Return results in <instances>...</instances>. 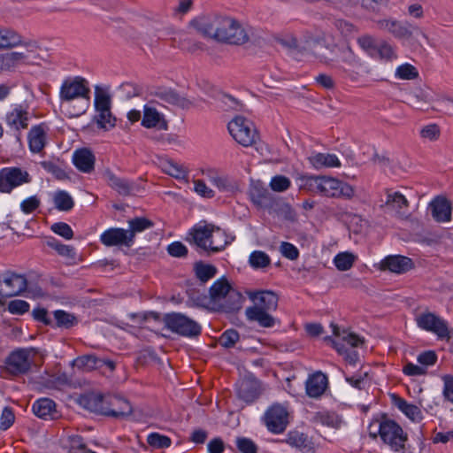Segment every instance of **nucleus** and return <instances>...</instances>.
<instances>
[{"label": "nucleus", "mask_w": 453, "mask_h": 453, "mask_svg": "<svg viewBox=\"0 0 453 453\" xmlns=\"http://www.w3.org/2000/svg\"><path fill=\"white\" fill-rule=\"evenodd\" d=\"M78 403L89 411L116 418L128 417L133 412L129 402L126 399L118 396H104L95 392L81 395Z\"/></svg>", "instance_id": "nucleus-1"}, {"label": "nucleus", "mask_w": 453, "mask_h": 453, "mask_svg": "<svg viewBox=\"0 0 453 453\" xmlns=\"http://www.w3.org/2000/svg\"><path fill=\"white\" fill-rule=\"evenodd\" d=\"M248 195L256 207L266 210L269 214L282 215L287 219L292 218L291 206L271 193L261 180H251Z\"/></svg>", "instance_id": "nucleus-2"}, {"label": "nucleus", "mask_w": 453, "mask_h": 453, "mask_svg": "<svg viewBox=\"0 0 453 453\" xmlns=\"http://www.w3.org/2000/svg\"><path fill=\"white\" fill-rule=\"evenodd\" d=\"M378 429L372 432L374 422L368 426L369 435L372 439L380 437L381 441L388 445L395 452L405 451V442L408 441V434L403 427L394 419L389 418L386 413H381L377 418Z\"/></svg>", "instance_id": "nucleus-3"}, {"label": "nucleus", "mask_w": 453, "mask_h": 453, "mask_svg": "<svg viewBox=\"0 0 453 453\" xmlns=\"http://www.w3.org/2000/svg\"><path fill=\"white\" fill-rule=\"evenodd\" d=\"M219 231L220 228L213 224L200 222L190 229L186 240L196 246L200 255L209 257L223 250L227 244L226 241L214 242L213 234Z\"/></svg>", "instance_id": "nucleus-4"}, {"label": "nucleus", "mask_w": 453, "mask_h": 453, "mask_svg": "<svg viewBox=\"0 0 453 453\" xmlns=\"http://www.w3.org/2000/svg\"><path fill=\"white\" fill-rule=\"evenodd\" d=\"M39 353L35 348L17 349L4 360V372L12 376H19L30 372L34 357Z\"/></svg>", "instance_id": "nucleus-5"}, {"label": "nucleus", "mask_w": 453, "mask_h": 453, "mask_svg": "<svg viewBox=\"0 0 453 453\" xmlns=\"http://www.w3.org/2000/svg\"><path fill=\"white\" fill-rule=\"evenodd\" d=\"M163 322L167 329L181 336L196 337L202 332V327L197 322L181 313H166Z\"/></svg>", "instance_id": "nucleus-6"}, {"label": "nucleus", "mask_w": 453, "mask_h": 453, "mask_svg": "<svg viewBox=\"0 0 453 453\" xmlns=\"http://www.w3.org/2000/svg\"><path fill=\"white\" fill-rule=\"evenodd\" d=\"M226 18V16L224 15L211 14L193 19L190 24L204 37L219 42L223 35V28L228 26Z\"/></svg>", "instance_id": "nucleus-7"}, {"label": "nucleus", "mask_w": 453, "mask_h": 453, "mask_svg": "<svg viewBox=\"0 0 453 453\" xmlns=\"http://www.w3.org/2000/svg\"><path fill=\"white\" fill-rule=\"evenodd\" d=\"M252 122L242 116H236L228 123V131L233 138L244 147L251 146L258 139V134L252 128Z\"/></svg>", "instance_id": "nucleus-8"}, {"label": "nucleus", "mask_w": 453, "mask_h": 453, "mask_svg": "<svg viewBox=\"0 0 453 453\" xmlns=\"http://www.w3.org/2000/svg\"><path fill=\"white\" fill-rule=\"evenodd\" d=\"M90 88L86 79L77 76L63 81L59 97L62 102H70L79 97L89 100Z\"/></svg>", "instance_id": "nucleus-9"}, {"label": "nucleus", "mask_w": 453, "mask_h": 453, "mask_svg": "<svg viewBox=\"0 0 453 453\" xmlns=\"http://www.w3.org/2000/svg\"><path fill=\"white\" fill-rule=\"evenodd\" d=\"M27 288V280L22 274L7 271L0 279V298H10L19 296Z\"/></svg>", "instance_id": "nucleus-10"}, {"label": "nucleus", "mask_w": 453, "mask_h": 453, "mask_svg": "<svg viewBox=\"0 0 453 453\" xmlns=\"http://www.w3.org/2000/svg\"><path fill=\"white\" fill-rule=\"evenodd\" d=\"M264 422L271 433H283L288 425V411L287 408L280 403H273L265 411Z\"/></svg>", "instance_id": "nucleus-11"}, {"label": "nucleus", "mask_w": 453, "mask_h": 453, "mask_svg": "<svg viewBox=\"0 0 453 453\" xmlns=\"http://www.w3.org/2000/svg\"><path fill=\"white\" fill-rule=\"evenodd\" d=\"M30 176L19 167H7L0 171V191L10 193L14 188L28 183Z\"/></svg>", "instance_id": "nucleus-12"}, {"label": "nucleus", "mask_w": 453, "mask_h": 453, "mask_svg": "<svg viewBox=\"0 0 453 453\" xmlns=\"http://www.w3.org/2000/svg\"><path fill=\"white\" fill-rule=\"evenodd\" d=\"M417 324L420 328L435 334L439 339L450 338L447 322L434 313L426 312L419 315Z\"/></svg>", "instance_id": "nucleus-13"}, {"label": "nucleus", "mask_w": 453, "mask_h": 453, "mask_svg": "<svg viewBox=\"0 0 453 453\" xmlns=\"http://www.w3.org/2000/svg\"><path fill=\"white\" fill-rule=\"evenodd\" d=\"M226 22L228 26L223 28L219 42L242 45L249 41L248 34L237 20L226 16Z\"/></svg>", "instance_id": "nucleus-14"}, {"label": "nucleus", "mask_w": 453, "mask_h": 453, "mask_svg": "<svg viewBox=\"0 0 453 453\" xmlns=\"http://www.w3.org/2000/svg\"><path fill=\"white\" fill-rule=\"evenodd\" d=\"M154 95L160 100L180 108L181 110H189L196 106V104L192 100L180 95L177 90L172 88L159 87L157 88Z\"/></svg>", "instance_id": "nucleus-15"}, {"label": "nucleus", "mask_w": 453, "mask_h": 453, "mask_svg": "<svg viewBox=\"0 0 453 453\" xmlns=\"http://www.w3.org/2000/svg\"><path fill=\"white\" fill-rule=\"evenodd\" d=\"M414 267L411 258L402 255H389L380 263L381 271H389L391 273L403 274Z\"/></svg>", "instance_id": "nucleus-16"}, {"label": "nucleus", "mask_w": 453, "mask_h": 453, "mask_svg": "<svg viewBox=\"0 0 453 453\" xmlns=\"http://www.w3.org/2000/svg\"><path fill=\"white\" fill-rule=\"evenodd\" d=\"M260 394V382L254 377L244 378L238 386V397L247 403L255 402L259 397Z\"/></svg>", "instance_id": "nucleus-17"}, {"label": "nucleus", "mask_w": 453, "mask_h": 453, "mask_svg": "<svg viewBox=\"0 0 453 453\" xmlns=\"http://www.w3.org/2000/svg\"><path fill=\"white\" fill-rule=\"evenodd\" d=\"M18 45H24L27 52H35L39 49L35 41L23 42L21 35L13 30H0V48H13Z\"/></svg>", "instance_id": "nucleus-18"}, {"label": "nucleus", "mask_w": 453, "mask_h": 453, "mask_svg": "<svg viewBox=\"0 0 453 453\" xmlns=\"http://www.w3.org/2000/svg\"><path fill=\"white\" fill-rule=\"evenodd\" d=\"M342 65H339L338 68L350 80H357L359 76L358 69L362 64L350 47L342 50Z\"/></svg>", "instance_id": "nucleus-19"}, {"label": "nucleus", "mask_w": 453, "mask_h": 453, "mask_svg": "<svg viewBox=\"0 0 453 453\" xmlns=\"http://www.w3.org/2000/svg\"><path fill=\"white\" fill-rule=\"evenodd\" d=\"M101 242L107 246H133L132 242L128 240V233L126 229L112 227L104 231L100 236Z\"/></svg>", "instance_id": "nucleus-20"}, {"label": "nucleus", "mask_w": 453, "mask_h": 453, "mask_svg": "<svg viewBox=\"0 0 453 453\" xmlns=\"http://www.w3.org/2000/svg\"><path fill=\"white\" fill-rule=\"evenodd\" d=\"M432 216L436 222H449L451 219V203L443 196H436L430 203Z\"/></svg>", "instance_id": "nucleus-21"}, {"label": "nucleus", "mask_w": 453, "mask_h": 453, "mask_svg": "<svg viewBox=\"0 0 453 453\" xmlns=\"http://www.w3.org/2000/svg\"><path fill=\"white\" fill-rule=\"evenodd\" d=\"M249 297L255 303L253 307H260L265 311H275L278 306V296L271 290H259L249 293Z\"/></svg>", "instance_id": "nucleus-22"}, {"label": "nucleus", "mask_w": 453, "mask_h": 453, "mask_svg": "<svg viewBox=\"0 0 453 453\" xmlns=\"http://www.w3.org/2000/svg\"><path fill=\"white\" fill-rule=\"evenodd\" d=\"M142 126L146 128H157L158 130L168 129V122L164 115L156 108L149 105H145L143 108Z\"/></svg>", "instance_id": "nucleus-23"}, {"label": "nucleus", "mask_w": 453, "mask_h": 453, "mask_svg": "<svg viewBox=\"0 0 453 453\" xmlns=\"http://www.w3.org/2000/svg\"><path fill=\"white\" fill-rule=\"evenodd\" d=\"M96 157L88 148L78 149L73 156V163L82 173H90L95 169Z\"/></svg>", "instance_id": "nucleus-24"}, {"label": "nucleus", "mask_w": 453, "mask_h": 453, "mask_svg": "<svg viewBox=\"0 0 453 453\" xmlns=\"http://www.w3.org/2000/svg\"><path fill=\"white\" fill-rule=\"evenodd\" d=\"M328 380L322 372H316L309 376L305 382L306 393L310 397H319L326 391Z\"/></svg>", "instance_id": "nucleus-25"}, {"label": "nucleus", "mask_w": 453, "mask_h": 453, "mask_svg": "<svg viewBox=\"0 0 453 453\" xmlns=\"http://www.w3.org/2000/svg\"><path fill=\"white\" fill-rule=\"evenodd\" d=\"M104 177L108 185L120 196H130L134 189V183L133 181L116 176L110 169L104 171Z\"/></svg>", "instance_id": "nucleus-26"}, {"label": "nucleus", "mask_w": 453, "mask_h": 453, "mask_svg": "<svg viewBox=\"0 0 453 453\" xmlns=\"http://www.w3.org/2000/svg\"><path fill=\"white\" fill-rule=\"evenodd\" d=\"M35 416L43 419H56L58 412L56 410V403L50 398H41L35 401L32 406Z\"/></svg>", "instance_id": "nucleus-27"}, {"label": "nucleus", "mask_w": 453, "mask_h": 453, "mask_svg": "<svg viewBox=\"0 0 453 453\" xmlns=\"http://www.w3.org/2000/svg\"><path fill=\"white\" fill-rule=\"evenodd\" d=\"M269 312L263 308L252 306L245 311L248 320L257 322L262 327H273L275 325L276 319Z\"/></svg>", "instance_id": "nucleus-28"}, {"label": "nucleus", "mask_w": 453, "mask_h": 453, "mask_svg": "<svg viewBox=\"0 0 453 453\" xmlns=\"http://www.w3.org/2000/svg\"><path fill=\"white\" fill-rule=\"evenodd\" d=\"M391 399L394 405L411 421L419 422L423 419L422 411L417 405L408 403L407 401L395 394L391 395Z\"/></svg>", "instance_id": "nucleus-29"}, {"label": "nucleus", "mask_w": 453, "mask_h": 453, "mask_svg": "<svg viewBox=\"0 0 453 453\" xmlns=\"http://www.w3.org/2000/svg\"><path fill=\"white\" fill-rule=\"evenodd\" d=\"M29 149L33 153H40L46 145V131L43 125L33 127L27 135Z\"/></svg>", "instance_id": "nucleus-30"}, {"label": "nucleus", "mask_w": 453, "mask_h": 453, "mask_svg": "<svg viewBox=\"0 0 453 453\" xmlns=\"http://www.w3.org/2000/svg\"><path fill=\"white\" fill-rule=\"evenodd\" d=\"M385 206L392 211H395L399 217L403 218L407 216V209L409 202L403 195L395 191L387 194V201Z\"/></svg>", "instance_id": "nucleus-31"}, {"label": "nucleus", "mask_w": 453, "mask_h": 453, "mask_svg": "<svg viewBox=\"0 0 453 453\" xmlns=\"http://www.w3.org/2000/svg\"><path fill=\"white\" fill-rule=\"evenodd\" d=\"M377 25L380 29L387 30L397 38H410L412 35L407 27L395 20L380 19Z\"/></svg>", "instance_id": "nucleus-32"}, {"label": "nucleus", "mask_w": 453, "mask_h": 453, "mask_svg": "<svg viewBox=\"0 0 453 453\" xmlns=\"http://www.w3.org/2000/svg\"><path fill=\"white\" fill-rule=\"evenodd\" d=\"M128 226L129 228L127 229V232L128 233V240L132 244H134L135 235L146 229L153 227L154 222L144 217H135L128 220Z\"/></svg>", "instance_id": "nucleus-33"}, {"label": "nucleus", "mask_w": 453, "mask_h": 453, "mask_svg": "<svg viewBox=\"0 0 453 453\" xmlns=\"http://www.w3.org/2000/svg\"><path fill=\"white\" fill-rule=\"evenodd\" d=\"M28 112L21 106L13 109L6 115V122L19 132L20 128H27Z\"/></svg>", "instance_id": "nucleus-34"}, {"label": "nucleus", "mask_w": 453, "mask_h": 453, "mask_svg": "<svg viewBox=\"0 0 453 453\" xmlns=\"http://www.w3.org/2000/svg\"><path fill=\"white\" fill-rule=\"evenodd\" d=\"M232 287L226 278L216 280L209 289L210 298L213 303L219 302L226 297Z\"/></svg>", "instance_id": "nucleus-35"}, {"label": "nucleus", "mask_w": 453, "mask_h": 453, "mask_svg": "<svg viewBox=\"0 0 453 453\" xmlns=\"http://www.w3.org/2000/svg\"><path fill=\"white\" fill-rule=\"evenodd\" d=\"M53 316L54 320L53 326H51V327L70 329L75 326L79 322L77 317L63 310L54 311Z\"/></svg>", "instance_id": "nucleus-36"}, {"label": "nucleus", "mask_w": 453, "mask_h": 453, "mask_svg": "<svg viewBox=\"0 0 453 453\" xmlns=\"http://www.w3.org/2000/svg\"><path fill=\"white\" fill-rule=\"evenodd\" d=\"M286 441L302 451L312 449V442L309 440L308 436L298 431H290L287 435Z\"/></svg>", "instance_id": "nucleus-37"}, {"label": "nucleus", "mask_w": 453, "mask_h": 453, "mask_svg": "<svg viewBox=\"0 0 453 453\" xmlns=\"http://www.w3.org/2000/svg\"><path fill=\"white\" fill-rule=\"evenodd\" d=\"M194 272L196 278L202 283H205L216 275L217 268L212 265L205 264L203 261H197L194 265Z\"/></svg>", "instance_id": "nucleus-38"}, {"label": "nucleus", "mask_w": 453, "mask_h": 453, "mask_svg": "<svg viewBox=\"0 0 453 453\" xmlns=\"http://www.w3.org/2000/svg\"><path fill=\"white\" fill-rule=\"evenodd\" d=\"M224 300V303L220 305L222 311L226 312H234L242 307L243 297L240 292L232 288Z\"/></svg>", "instance_id": "nucleus-39"}, {"label": "nucleus", "mask_w": 453, "mask_h": 453, "mask_svg": "<svg viewBox=\"0 0 453 453\" xmlns=\"http://www.w3.org/2000/svg\"><path fill=\"white\" fill-rule=\"evenodd\" d=\"M55 208L60 211H69L74 206V201L72 196L65 190H58L53 197Z\"/></svg>", "instance_id": "nucleus-40"}, {"label": "nucleus", "mask_w": 453, "mask_h": 453, "mask_svg": "<svg viewBox=\"0 0 453 453\" xmlns=\"http://www.w3.org/2000/svg\"><path fill=\"white\" fill-rule=\"evenodd\" d=\"M311 163L316 167L327 166L337 167L340 166V161L335 155L318 153L310 157Z\"/></svg>", "instance_id": "nucleus-41"}, {"label": "nucleus", "mask_w": 453, "mask_h": 453, "mask_svg": "<svg viewBox=\"0 0 453 453\" xmlns=\"http://www.w3.org/2000/svg\"><path fill=\"white\" fill-rule=\"evenodd\" d=\"M111 96L99 86L95 88V108L96 112H108L111 110Z\"/></svg>", "instance_id": "nucleus-42"}, {"label": "nucleus", "mask_w": 453, "mask_h": 453, "mask_svg": "<svg viewBox=\"0 0 453 453\" xmlns=\"http://www.w3.org/2000/svg\"><path fill=\"white\" fill-rule=\"evenodd\" d=\"M101 358L97 357L96 355H84L77 357L73 364L80 369H85L88 371L102 368Z\"/></svg>", "instance_id": "nucleus-43"}, {"label": "nucleus", "mask_w": 453, "mask_h": 453, "mask_svg": "<svg viewBox=\"0 0 453 453\" xmlns=\"http://www.w3.org/2000/svg\"><path fill=\"white\" fill-rule=\"evenodd\" d=\"M331 327L334 336L342 337V341L347 342L351 347H357L364 342L363 339L356 334L349 333L345 329L341 332L340 327L336 324L332 323Z\"/></svg>", "instance_id": "nucleus-44"}, {"label": "nucleus", "mask_w": 453, "mask_h": 453, "mask_svg": "<svg viewBox=\"0 0 453 453\" xmlns=\"http://www.w3.org/2000/svg\"><path fill=\"white\" fill-rule=\"evenodd\" d=\"M46 245L48 247L54 249L60 256L66 257L72 259L75 257L76 253L73 247L63 244L54 237L48 238L46 240Z\"/></svg>", "instance_id": "nucleus-45"}, {"label": "nucleus", "mask_w": 453, "mask_h": 453, "mask_svg": "<svg viewBox=\"0 0 453 453\" xmlns=\"http://www.w3.org/2000/svg\"><path fill=\"white\" fill-rule=\"evenodd\" d=\"M357 43L370 57L376 56V50L380 43L376 38L370 35H364L357 38Z\"/></svg>", "instance_id": "nucleus-46"}, {"label": "nucleus", "mask_w": 453, "mask_h": 453, "mask_svg": "<svg viewBox=\"0 0 453 453\" xmlns=\"http://www.w3.org/2000/svg\"><path fill=\"white\" fill-rule=\"evenodd\" d=\"M356 258L352 253L342 252L334 257V263L339 271H347L353 266Z\"/></svg>", "instance_id": "nucleus-47"}, {"label": "nucleus", "mask_w": 453, "mask_h": 453, "mask_svg": "<svg viewBox=\"0 0 453 453\" xmlns=\"http://www.w3.org/2000/svg\"><path fill=\"white\" fill-rule=\"evenodd\" d=\"M249 262L253 268L259 269L268 266L271 259L265 252L255 250L250 255Z\"/></svg>", "instance_id": "nucleus-48"}, {"label": "nucleus", "mask_w": 453, "mask_h": 453, "mask_svg": "<svg viewBox=\"0 0 453 453\" xmlns=\"http://www.w3.org/2000/svg\"><path fill=\"white\" fill-rule=\"evenodd\" d=\"M320 185L322 196L336 197L340 180L334 178L322 176V183Z\"/></svg>", "instance_id": "nucleus-49"}, {"label": "nucleus", "mask_w": 453, "mask_h": 453, "mask_svg": "<svg viewBox=\"0 0 453 453\" xmlns=\"http://www.w3.org/2000/svg\"><path fill=\"white\" fill-rule=\"evenodd\" d=\"M315 422L321 423L331 427H337L340 424L338 416L334 412L319 411L313 418Z\"/></svg>", "instance_id": "nucleus-50"}, {"label": "nucleus", "mask_w": 453, "mask_h": 453, "mask_svg": "<svg viewBox=\"0 0 453 453\" xmlns=\"http://www.w3.org/2000/svg\"><path fill=\"white\" fill-rule=\"evenodd\" d=\"M94 120L99 128L104 130H108L116 125V118L112 115L111 110L108 112H97Z\"/></svg>", "instance_id": "nucleus-51"}, {"label": "nucleus", "mask_w": 453, "mask_h": 453, "mask_svg": "<svg viewBox=\"0 0 453 453\" xmlns=\"http://www.w3.org/2000/svg\"><path fill=\"white\" fill-rule=\"evenodd\" d=\"M147 442L150 446L156 449H166L172 444V440L166 435L158 433H151L147 437Z\"/></svg>", "instance_id": "nucleus-52"}, {"label": "nucleus", "mask_w": 453, "mask_h": 453, "mask_svg": "<svg viewBox=\"0 0 453 453\" xmlns=\"http://www.w3.org/2000/svg\"><path fill=\"white\" fill-rule=\"evenodd\" d=\"M325 341L331 342L334 345V347L336 349V350L340 353H346L345 360L350 364V365H356V363L358 361V354L355 350L347 351L345 349V346L343 343L339 342L337 341L333 340L331 336L325 337Z\"/></svg>", "instance_id": "nucleus-53"}, {"label": "nucleus", "mask_w": 453, "mask_h": 453, "mask_svg": "<svg viewBox=\"0 0 453 453\" xmlns=\"http://www.w3.org/2000/svg\"><path fill=\"white\" fill-rule=\"evenodd\" d=\"M395 58L396 55L394 51L393 47L385 41H380V43L376 50V56L373 57V58L390 61Z\"/></svg>", "instance_id": "nucleus-54"}, {"label": "nucleus", "mask_w": 453, "mask_h": 453, "mask_svg": "<svg viewBox=\"0 0 453 453\" xmlns=\"http://www.w3.org/2000/svg\"><path fill=\"white\" fill-rule=\"evenodd\" d=\"M240 334L235 329L226 330L219 337V344L226 349L233 348L234 344L239 341Z\"/></svg>", "instance_id": "nucleus-55"}, {"label": "nucleus", "mask_w": 453, "mask_h": 453, "mask_svg": "<svg viewBox=\"0 0 453 453\" xmlns=\"http://www.w3.org/2000/svg\"><path fill=\"white\" fill-rule=\"evenodd\" d=\"M301 180L303 188L321 195L322 176H303Z\"/></svg>", "instance_id": "nucleus-56"}, {"label": "nucleus", "mask_w": 453, "mask_h": 453, "mask_svg": "<svg viewBox=\"0 0 453 453\" xmlns=\"http://www.w3.org/2000/svg\"><path fill=\"white\" fill-rule=\"evenodd\" d=\"M275 41L290 52L301 53L303 51V49L298 44L297 39L291 35L277 37Z\"/></svg>", "instance_id": "nucleus-57"}, {"label": "nucleus", "mask_w": 453, "mask_h": 453, "mask_svg": "<svg viewBox=\"0 0 453 453\" xmlns=\"http://www.w3.org/2000/svg\"><path fill=\"white\" fill-rule=\"evenodd\" d=\"M395 75L402 80H414L418 77V72L411 64H404L397 67Z\"/></svg>", "instance_id": "nucleus-58"}, {"label": "nucleus", "mask_w": 453, "mask_h": 453, "mask_svg": "<svg viewBox=\"0 0 453 453\" xmlns=\"http://www.w3.org/2000/svg\"><path fill=\"white\" fill-rule=\"evenodd\" d=\"M235 445L241 453H257V444L250 438L237 437Z\"/></svg>", "instance_id": "nucleus-59"}, {"label": "nucleus", "mask_w": 453, "mask_h": 453, "mask_svg": "<svg viewBox=\"0 0 453 453\" xmlns=\"http://www.w3.org/2000/svg\"><path fill=\"white\" fill-rule=\"evenodd\" d=\"M41 165L45 171L50 173L58 180H62L67 178L65 172L52 161H42L41 162Z\"/></svg>", "instance_id": "nucleus-60"}, {"label": "nucleus", "mask_w": 453, "mask_h": 453, "mask_svg": "<svg viewBox=\"0 0 453 453\" xmlns=\"http://www.w3.org/2000/svg\"><path fill=\"white\" fill-rule=\"evenodd\" d=\"M290 180L288 177L276 175L271 180L270 187L275 192H283L290 187Z\"/></svg>", "instance_id": "nucleus-61"}, {"label": "nucleus", "mask_w": 453, "mask_h": 453, "mask_svg": "<svg viewBox=\"0 0 453 453\" xmlns=\"http://www.w3.org/2000/svg\"><path fill=\"white\" fill-rule=\"evenodd\" d=\"M15 420V415L12 409L9 406L4 408L0 418V429L6 431L9 429Z\"/></svg>", "instance_id": "nucleus-62"}, {"label": "nucleus", "mask_w": 453, "mask_h": 453, "mask_svg": "<svg viewBox=\"0 0 453 453\" xmlns=\"http://www.w3.org/2000/svg\"><path fill=\"white\" fill-rule=\"evenodd\" d=\"M51 231L62 236L66 240H71L73 237V231L71 226L65 222H57L50 226Z\"/></svg>", "instance_id": "nucleus-63"}, {"label": "nucleus", "mask_w": 453, "mask_h": 453, "mask_svg": "<svg viewBox=\"0 0 453 453\" xmlns=\"http://www.w3.org/2000/svg\"><path fill=\"white\" fill-rule=\"evenodd\" d=\"M69 453H96L88 449L82 442L81 436H75L71 439Z\"/></svg>", "instance_id": "nucleus-64"}]
</instances>
